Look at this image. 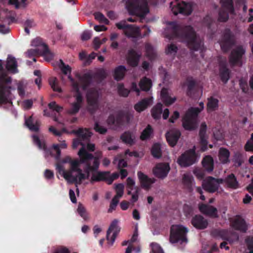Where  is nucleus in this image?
Segmentation results:
<instances>
[{"label":"nucleus","mask_w":253,"mask_h":253,"mask_svg":"<svg viewBox=\"0 0 253 253\" xmlns=\"http://www.w3.org/2000/svg\"><path fill=\"white\" fill-rule=\"evenodd\" d=\"M33 140L35 144H36L39 149H42L44 151L46 150V146L44 142H42L37 135L34 134L32 136Z\"/></svg>","instance_id":"obj_49"},{"label":"nucleus","mask_w":253,"mask_h":253,"mask_svg":"<svg viewBox=\"0 0 253 253\" xmlns=\"http://www.w3.org/2000/svg\"><path fill=\"white\" fill-rule=\"evenodd\" d=\"M81 107V104H79L78 103L74 102L72 104L71 108L69 110V113L70 114L75 115L79 111Z\"/></svg>","instance_id":"obj_60"},{"label":"nucleus","mask_w":253,"mask_h":253,"mask_svg":"<svg viewBox=\"0 0 253 253\" xmlns=\"http://www.w3.org/2000/svg\"><path fill=\"white\" fill-rule=\"evenodd\" d=\"M95 19L100 23L105 24H109V21L104 16V15L100 12H96L94 13Z\"/></svg>","instance_id":"obj_54"},{"label":"nucleus","mask_w":253,"mask_h":253,"mask_svg":"<svg viewBox=\"0 0 253 253\" xmlns=\"http://www.w3.org/2000/svg\"><path fill=\"white\" fill-rule=\"evenodd\" d=\"M188 230L183 225L177 224L173 225L170 229V241L172 243H187L186 234Z\"/></svg>","instance_id":"obj_5"},{"label":"nucleus","mask_w":253,"mask_h":253,"mask_svg":"<svg viewBox=\"0 0 253 253\" xmlns=\"http://www.w3.org/2000/svg\"><path fill=\"white\" fill-rule=\"evenodd\" d=\"M161 97L163 103L167 106L172 104L176 100V97L169 95L167 89L163 88L161 91Z\"/></svg>","instance_id":"obj_30"},{"label":"nucleus","mask_w":253,"mask_h":253,"mask_svg":"<svg viewBox=\"0 0 253 253\" xmlns=\"http://www.w3.org/2000/svg\"><path fill=\"white\" fill-rule=\"evenodd\" d=\"M180 136V131L176 129L170 130L166 133L167 142L172 147L176 145Z\"/></svg>","instance_id":"obj_19"},{"label":"nucleus","mask_w":253,"mask_h":253,"mask_svg":"<svg viewBox=\"0 0 253 253\" xmlns=\"http://www.w3.org/2000/svg\"><path fill=\"white\" fill-rule=\"evenodd\" d=\"M67 147V144L65 143V141H63L60 144H53L52 146V148L56 152V155L54 156L55 159L56 161H59L60 160L61 157V150H60V148L62 149H65Z\"/></svg>","instance_id":"obj_43"},{"label":"nucleus","mask_w":253,"mask_h":253,"mask_svg":"<svg viewBox=\"0 0 253 253\" xmlns=\"http://www.w3.org/2000/svg\"><path fill=\"white\" fill-rule=\"evenodd\" d=\"M117 89L119 94L121 96L125 97H127L130 92L128 89L124 87L123 84H119L118 85Z\"/></svg>","instance_id":"obj_50"},{"label":"nucleus","mask_w":253,"mask_h":253,"mask_svg":"<svg viewBox=\"0 0 253 253\" xmlns=\"http://www.w3.org/2000/svg\"><path fill=\"white\" fill-rule=\"evenodd\" d=\"M222 7L231 14H234L235 9L233 0H220Z\"/></svg>","instance_id":"obj_41"},{"label":"nucleus","mask_w":253,"mask_h":253,"mask_svg":"<svg viewBox=\"0 0 253 253\" xmlns=\"http://www.w3.org/2000/svg\"><path fill=\"white\" fill-rule=\"evenodd\" d=\"M151 153L155 158H160L162 157L161 145L158 143L154 144L152 147Z\"/></svg>","instance_id":"obj_45"},{"label":"nucleus","mask_w":253,"mask_h":253,"mask_svg":"<svg viewBox=\"0 0 253 253\" xmlns=\"http://www.w3.org/2000/svg\"><path fill=\"white\" fill-rule=\"evenodd\" d=\"M170 170V166L168 163H159L154 168L153 172L154 175L162 179L166 178Z\"/></svg>","instance_id":"obj_15"},{"label":"nucleus","mask_w":253,"mask_h":253,"mask_svg":"<svg viewBox=\"0 0 253 253\" xmlns=\"http://www.w3.org/2000/svg\"><path fill=\"white\" fill-rule=\"evenodd\" d=\"M245 52V49L241 45L238 46L232 50L229 56L230 64L232 66H242V58Z\"/></svg>","instance_id":"obj_13"},{"label":"nucleus","mask_w":253,"mask_h":253,"mask_svg":"<svg viewBox=\"0 0 253 253\" xmlns=\"http://www.w3.org/2000/svg\"><path fill=\"white\" fill-rule=\"evenodd\" d=\"M152 85V81L150 79L144 77L139 82L140 89L145 91H148L151 88Z\"/></svg>","instance_id":"obj_42"},{"label":"nucleus","mask_w":253,"mask_h":253,"mask_svg":"<svg viewBox=\"0 0 253 253\" xmlns=\"http://www.w3.org/2000/svg\"><path fill=\"white\" fill-rule=\"evenodd\" d=\"M230 153L229 151L223 147L219 149L218 151V157L220 162L223 164H226L230 162L229 157Z\"/></svg>","instance_id":"obj_34"},{"label":"nucleus","mask_w":253,"mask_h":253,"mask_svg":"<svg viewBox=\"0 0 253 253\" xmlns=\"http://www.w3.org/2000/svg\"><path fill=\"white\" fill-rule=\"evenodd\" d=\"M178 48L174 44H168L166 48L165 52L167 55H175L177 52Z\"/></svg>","instance_id":"obj_55"},{"label":"nucleus","mask_w":253,"mask_h":253,"mask_svg":"<svg viewBox=\"0 0 253 253\" xmlns=\"http://www.w3.org/2000/svg\"><path fill=\"white\" fill-rule=\"evenodd\" d=\"M192 180L193 177L192 176L186 174H184L182 178V183L185 187L189 190L192 189Z\"/></svg>","instance_id":"obj_48"},{"label":"nucleus","mask_w":253,"mask_h":253,"mask_svg":"<svg viewBox=\"0 0 253 253\" xmlns=\"http://www.w3.org/2000/svg\"><path fill=\"white\" fill-rule=\"evenodd\" d=\"M81 161H76L72 163V176L76 178V181H73L72 180H68V181L72 183L80 184L83 180L88 179L86 175L82 172V170L79 168Z\"/></svg>","instance_id":"obj_14"},{"label":"nucleus","mask_w":253,"mask_h":253,"mask_svg":"<svg viewBox=\"0 0 253 253\" xmlns=\"http://www.w3.org/2000/svg\"><path fill=\"white\" fill-rule=\"evenodd\" d=\"M199 209L202 213L211 217L215 218L218 216L217 209L212 206L201 203L199 204Z\"/></svg>","instance_id":"obj_18"},{"label":"nucleus","mask_w":253,"mask_h":253,"mask_svg":"<svg viewBox=\"0 0 253 253\" xmlns=\"http://www.w3.org/2000/svg\"><path fill=\"white\" fill-rule=\"evenodd\" d=\"M116 26L120 30H123L125 35L128 38H137L140 36L139 27L133 24H127L126 20L117 23Z\"/></svg>","instance_id":"obj_8"},{"label":"nucleus","mask_w":253,"mask_h":253,"mask_svg":"<svg viewBox=\"0 0 253 253\" xmlns=\"http://www.w3.org/2000/svg\"><path fill=\"white\" fill-rule=\"evenodd\" d=\"M245 158L243 153L241 152L237 151L234 153L233 156L232 162L234 166L236 168L240 167L244 163Z\"/></svg>","instance_id":"obj_38"},{"label":"nucleus","mask_w":253,"mask_h":253,"mask_svg":"<svg viewBox=\"0 0 253 253\" xmlns=\"http://www.w3.org/2000/svg\"><path fill=\"white\" fill-rule=\"evenodd\" d=\"M119 199H117V197H114L110 203V207L108 210V212H112L113 211L115 210L117 207Z\"/></svg>","instance_id":"obj_63"},{"label":"nucleus","mask_w":253,"mask_h":253,"mask_svg":"<svg viewBox=\"0 0 253 253\" xmlns=\"http://www.w3.org/2000/svg\"><path fill=\"white\" fill-rule=\"evenodd\" d=\"M152 117L155 120H159L161 117V115L163 112V104L159 102L157 103L151 109Z\"/></svg>","instance_id":"obj_39"},{"label":"nucleus","mask_w":253,"mask_h":253,"mask_svg":"<svg viewBox=\"0 0 253 253\" xmlns=\"http://www.w3.org/2000/svg\"><path fill=\"white\" fill-rule=\"evenodd\" d=\"M48 106L50 110L60 113L62 111L63 108L62 107L57 105L55 101L50 102Z\"/></svg>","instance_id":"obj_59"},{"label":"nucleus","mask_w":253,"mask_h":253,"mask_svg":"<svg viewBox=\"0 0 253 253\" xmlns=\"http://www.w3.org/2000/svg\"><path fill=\"white\" fill-rule=\"evenodd\" d=\"M150 247L152 248L151 253H163V250L157 243H152L150 244Z\"/></svg>","instance_id":"obj_62"},{"label":"nucleus","mask_w":253,"mask_h":253,"mask_svg":"<svg viewBox=\"0 0 253 253\" xmlns=\"http://www.w3.org/2000/svg\"><path fill=\"white\" fill-rule=\"evenodd\" d=\"M249 252L247 253H253V237H249L246 240Z\"/></svg>","instance_id":"obj_64"},{"label":"nucleus","mask_w":253,"mask_h":253,"mask_svg":"<svg viewBox=\"0 0 253 253\" xmlns=\"http://www.w3.org/2000/svg\"><path fill=\"white\" fill-rule=\"evenodd\" d=\"M133 115L128 111H120L117 114V125L120 126L125 124H129Z\"/></svg>","instance_id":"obj_22"},{"label":"nucleus","mask_w":253,"mask_h":253,"mask_svg":"<svg viewBox=\"0 0 253 253\" xmlns=\"http://www.w3.org/2000/svg\"><path fill=\"white\" fill-rule=\"evenodd\" d=\"M201 109L198 107H191L186 112L182 118V126L186 130H192L196 128V120Z\"/></svg>","instance_id":"obj_6"},{"label":"nucleus","mask_w":253,"mask_h":253,"mask_svg":"<svg viewBox=\"0 0 253 253\" xmlns=\"http://www.w3.org/2000/svg\"><path fill=\"white\" fill-rule=\"evenodd\" d=\"M25 125L32 131L37 132L39 130L40 123L37 120L34 121L33 116H31L28 118H25Z\"/></svg>","instance_id":"obj_28"},{"label":"nucleus","mask_w":253,"mask_h":253,"mask_svg":"<svg viewBox=\"0 0 253 253\" xmlns=\"http://www.w3.org/2000/svg\"><path fill=\"white\" fill-rule=\"evenodd\" d=\"M32 44L36 46H40L41 48L31 49L27 51L29 57L35 56L38 54L42 55L44 57L45 60L49 61L51 60L53 56L50 53L47 44L42 43L40 39H36L33 40Z\"/></svg>","instance_id":"obj_4"},{"label":"nucleus","mask_w":253,"mask_h":253,"mask_svg":"<svg viewBox=\"0 0 253 253\" xmlns=\"http://www.w3.org/2000/svg\"><path fill=\"white\" fill-rule=\"evenodd\" d=\"M138 178L140 181L141 186L143 188L148 189L151 185L155 182L154 178H150L144 173L139 171L137 172Z\"/></svg>","instance_id":"obj_24"},{"label":"nucleus","mask_w":253,"mask_h":253,"mask_svg":"<svg viewBox=\"0 0 253 253\" xmlns=\"http://www.w3.org/2000/svg\"><path fill=\"white\" fill-rule=\"evenodd\" d=\"M140 55L133 49H131L128 51L126 61L128 64L133 67H136L140 59Z\"/></svg>","instance_id":"obj_23"},{"label":"nucleus","mask_w":253,"mask_h":253,"mask_svg":"<svg viewBox=\"0 0 253 253\" xmlns=\"http://www.w3.org/2000/svg\"><path fill=\"white\" fill-rule=\"evenodd\" d=\"M228 12L224 9L220 10L218 13V20L221 22H226L229 19Z\"/></svg>","instance_id":"obj_53"},{"label":"nucleus","mask_w":253,"mask_h":253,"mask_svg":"<svg viewBox=\"0 0 253 253\" xmlns=\"http://www.w3.org/2000/svg\"><path fill=\"white\" fill-rule=\"evenodd\" d=\"M17 66V62L15 58L12 55H8L5 65L6 70L12 74L17 73L18 72Z\"/></svg>","instance_id":"obj_27"},{"label":"nucleus","mask_w":253,"mask_h":253,"mask_svg":"<svg viewBox=\"0 0 253 253\" xmlns=\"http://www.w3.org/2000/svg\"><path fill=\"white\" fill-rule=\"evenodd\" d=\"M183 211L186 217L190 218L194 215L195 209L192 205L185 204L183 207Z\"/></svg>","instance_id":"obj_44"},{"label":"nucleus","mask_w":253,"mask_h":253,"mask_svg":"<svg viewBox=\"0 0 253 253\" xmlns=\"http://www.w3.org/2000/svg\"><path fill=\"white\" fill-rule=\"evenodd\" d=\"M171 38L181 39L187 43L188 47L193 51L202 50L203 47V41L198 36L191 26H182L174 22H171Z\"/></svg>","instance_id":"obj_1"},{"label":"nucleus","mask_w":253,"mask_h":253,"mask_svg":"<svg viewBox=\"0 0 253 253\" xmlns=\"http://www.w3.org/2000/svg\"><path fill=\"white\" fill-rule=\"evenodd\" d=\"M98 91L95 88L89 89L86 93V100L89 105V111L93 114L98 108Z\"/></svg>","instance_id":"obj_11"},{"label":"nucleus","mask_w":253,"mask_h":253,"mask_svg":"<svg viewBox=\"0 0 253 253\" xmlns=\"http://www.w3.org/2000/svg\"><path fill=\"white\" fill-rule=\"evenodd\" d=\"M145 47L146 56L151 59L154 58L156 54L153 46L150 43H147L145 44Z\"/></svg>","instance_id":"obj_51"},{"label":"nucleus","mask_w":253,"mask_h":253,"mask_svg":"<svg viewBox=\"0 0 253 253\" xmlns=\"http://www.w3.org/2000/svg\"><path fill=\"white\" fill-rule=\"evenodd\" d=\"M219 100L217 98L211 96L208 98L207 111L211 112L216 110L219 107Z\"/></svg>","instance_id":"obj_36"},{"label":"nucleus","mask_w":253,"mask_h":253,"mask_svg":"<svg viewBox=\"0 0 253 253\" xmlns=\"http://www.w3.org/2000/svg\"><path fill=\"white\" fill-rule=\"evenodd\" d=\"M80 139L74 140L73 143V147L76 148L79 145H83L82 140H87L91 137V133L87 128H80L78 130H73Z\"/></svg>","instance_id":"obj_16"},{"label":"nucleus","mask_w":253,"mask_h":253,"mask_svg":"<svg viewBox=\"0 0 253 253\" xmlns=\"http://www.w3.org/2000/svg\"><path fill=\"white\" fill-rule=\"evenodd\" d=\"M115 190L116 191V195L114 197L119 199L122 197L124 194V185L123 183H119L116 185Z\"/></svg>","instance_id":"obj_57"},{"label":"nucleus","mask_w":253,"mask_h":253,"mask_svg":"<svg viewBox=\"0 0 253 253\" xmlns=\"http://www.w3.org/2000/svg\"><path fill=\"white\" fill-rule=\"evenodd\" d=\"M170 7L172 12L175 15H177L178 13L184 15H189L193 11L192 3L184 1L181 2H171Z\"/></svg>","instance_id":"obj_10"},{"label":"nucleus","mask_w":253,"mask_h":253,"mask_svg":"<svg viewBox=\"0 0 253 253\" xmlns=\"http://www.w3.org/2000/svg\"><path fill=\"white\" fill-rule=\"evenodd\" d=\"M109 171H96L92 173L90 178V182L93 183L94 182L106 181L108 183V175Z\"/></svg>","instance_id":"obj_26"},{"label":"nucleus","mask_w":253,"mask_h":253,"mask_svg":"<svg viewBox=\"0 0 253 253\" xmlns=\"http://www.w3.org/2000/svg\"><path fill=\"white\" fill-rule=\"evenodd\" d=\"M224 183L228 187L233 189H238L240 187L239 182L233 173H231L227 176L224 179Z\"/></svg>","instance_id":"obj_29"},{"label":"nucleus","mask_w":253,"mask_h":253,"mask_svg":"<svg viewBox=\"0 0 253 253\" xmlns=\"http://www.w3.org/2000/svg\"><path fill=\"white\" fill-rule=\"evenodd\" d=\"M150 101V99L149 98H144L135 104L134 108L137 112L140 113L148 107Z\"/></svg>","instance_id":"obj_40"},{"label":"nucleus","mask_w":253,"mask_h":253,"mask_svg":"<svg viewBox=\"0 0 253 253\" xmlns=\"http://www.w3.org/2000/svg\"><path fill=\"white\" fill-rule=\"evenodd\" d=\"M12 80L6 74L3 67V62L0 59V105L6 104L11 99Z\"/></svg>","instance_id":"obj_2"},{"label":"nucleus","mask_w":253,"mask_h":253,"mask_svg":"<svg viewBox=\"0 0 253 253\" xmlns=\"http://www.w3.org/2000/svg\"><path fill=\"white\" fill-rule=\"evenodd\" d=\"M94 129L96 132L101 134H104L107 130L106 127L100 126L98 122L95 123Z\"/></svg>","instance_id":"obj_61"},{"label":"nucleus","mask_w":253,"mask_h":253,"mask_svg":"<svg viewBox=\"0 0 253 253\" xmlns=\"http://www.w3.org/2000/svg\"><path fill=\"white\" fill-rule=\"evenodd\" d=\"M78 155L81 163L88 165L89 169H92L93 172L97 171L99 166V161L97 158L88 153L84 147L80 149Z\"/></svg>","instance_id":"obj_7"},{"label":"nucleus","mask_w":253,"mask_h":253,"mask_svg":"<svg viewBox=\"0 0 253 253\" xmlns=\"http://www.w3.org/2000/svg\"><path fill=\"white\" fill-rule=\"evenodd\" d=\"M62 72L64 75H67L68 73L71 74V68L68 65H65L62 60H60V64L59 65Z\"/></svg>","instance_id":"obj_56"},{"label":"nucleus","mask_w":253,"mask_h":253,"mask_svg":"<svg viewBox=\"0 0 253 253\" xmlns=\"http://www.w3.org/2000/svg\"><path fill=\"white\" fill-rule=\"evenodd\" d=\"M195 150V146H194L186 151L178 158L177 163L182 167H187L196 163L197 155Z\"/></svg>","instance_id":"obj_9"},{"label":"nucleus","mask_w":253,"mask_h":253,"mask_svg":"<svg viewBox=\"0 0 253 253\" xmlns=\"http://www.w3.org/2000/svg\"><path fill=\"white\" fill-rule=\"evenodd\" d=\"M93 76L90 73L84 74L81 78L80 80L83 83L82 89L86 90L92 82Z\"/></svg>","instance_id":"obj_35"},{"label":"nucleus","mask_w":253,"mask_h":253,"mask_svg":"<svg viewBox=\"0 0 253 253\" xmlns=\"http://www.w3.org/2000/svg\"><path fill=\"white\" fill-rule=\"evenodd\" d=\"M56 169L59 173L61 172L63 174L64 178L66 180H72L73 181H76V178L72 176V168L69 170H65L63 166L60 163H58L56 165Z\"/></svg>","instance_id":"obj_31"},{"label":"nucleus","mask_w":253,"mask_h":253,"mask_svg":"<svg viewBox=\"0 0 253 253\" xmlns=\"http://www.w3.org/2000/svg\"><path fill=\"white\" fill-rule=\"evenodd\" d=\"M235 42L234 36L230 29H226L223 33L220 45L224 52H227L230 49Z\"/></svg>","instance_id":"obj_12"},{"label":"nucleus","mask_w":253,"mask_h":253,"mask_svg":"<svg viewBox=\"0 0 253 253\" xmlns=\"http://www.w3.org/2000/svg\"><path fill=\"white\" fill-rule=\"evenodd\" d=\"M127 70L125 66L120 65L114 70L113 77L115 80L120 81L123 80L126 75Z\"/></svg>","instance_id":"obj_33"},{"label":"nucleus","mask_w":253,"mask_h":253,"mask_svg":"<svg viewBox=\"0 0 253 253\" xmlns=\"http://www.w3.org/2000/svg\"><path fill=\"white\" fill-rule=\"evenodd\" d=\"M48 106L50 110L60 113L62 111L63 108L62 107L57 105L55 101L50 102Z\"/></svg>","instance_id":"obj_58"},{"label":"nucleus","mask_w":253,"mask_h":253,"mask_svg":"<svg viewBox=\"0 0 253 253\" xmlns=\"http://www.w3.org/2000/svg\"><path fill=\"white\" fill-rule=\"evenodd\" d=\"M230 71L227 67L226 63L221 62L219 64V77L224 84H226L230 79Z\"/></svg>","instance_id":"obj_25"},{"label":"nucleus","mask_w":253,"mask_h":253,"mask_svg":"<svg viewBox=\"0 0 253 253\" xmlns=\"http://www.w3.org/2000/svg\"><path fill=\"white\" fill-rule=\"evenodd\" d=\"M186 82L187 86L186 95L189 97H192L194 93L196 82L191 77L187 78Z\"/></svg>","instance_id":"obj_37"},{"label":"nucleus","mask_w":253,"mask_h":253,"mask_svg":"<svg viewBox=\"0 0 253 253\" xmlns=\"http://www.w3.org/2000/svg\"><path fill=\"white\" fill-rule=\"evenodd\" d=\"M202 165L204 169L208 172L213 171L214 161L212 157L210 155L205 156L202 160Z\"/></svg>","instance_id":"obj_32"},{"label":"nucleus","mask_w":253,"mask_h":253,"mask_svg":"<svg viewBox=\"0 0 253 253\" xmlns=\"http://www.w3.org/2000/svg\"><path fill=\"white\" fill-rule=\"evenodd\" d=\"M120 231V228L117 222H113L109 226L106 235V239L108 244L112 245L115 242V239L118 234Z\"/></svg>","instance_id":"obj_17"},{"label":"nucleus","mask_w":253,"mask_h":253,"mask_svg":"<svg viewBox=\"0 0 253 253\" xmlns=\"http://www.w3.org/2000/svg\"><path fill=\"white\" fill-rule=\"evenodd\" d=\"M153 132V129L152 127L150 125H148L141 132L140 136V139L144 141L149 139Z\"/></svg>","instance_id":"obj_46"},{"label":"nucleus","mask_w":253,"mask_h":253,"mask_svg":"<svg viewBox=\"0 0 253 253\" xmlns=\"http://www.w3.org/2000/svg\"><path fill=\"white\" fill-rule=\"evenodd\" d=\"M122 141L130 145L134 143V140L132 138L131 133L129 131H126L121 136Z\"/></svg>","instance_id":"obj_47"},{"label":"nucleus","mask_w":253,"mask_h":253,"mask_svg":"<svg viewBox=\"0 0 253 253\" xmlns=\"http://www.w3.org/2000/svg\"><path fill=\"white\" fill-rule=\"evenodd\" d=\"M49 82L51 88L54 91H57L58 92H62V89L61 87L59 86L57 80L56 78H51L49 79Z\"/></svg>","instance_id":"obj_52"},{"label":"nucleus","mask_w":253,"mask_h":253,"mask_svg":"<svg viewBox=\"0 0 253 253\" xmlns=\"http://www.w3.org/2000/svg\"><path fill=\"white\" fill-rule=\"evenodd\" d=\"M207 125L205 122L201 124L199 131V137L200 139L201 150L202 151H206L208 149V141L207 132Z\"/></svg>","instance_id":"obj_20"},{"label":"nucleus","mask_w":253,"mask_h":253,"mask_svg":"<svg viewBox=\"0 0 253 253\" xmlns=\"http://www.w3.org/2000/svg\"><path fill=\"white\" fill-rule=\"evenodd\" d=\"M127 8L130 15H135L144 18L149 12L146 0H128Z\"/></svg>","instance_id":"obj_3"},{"label":"nucleus","mask_w":253,"mask_h":253,"mask_svg":"<svg viewBox=\"0 0 253 253\" xmlns=\"http://www.w3.org/2000/svg\"><path fill=\"white\" fill-rule=\"evenodd\" d=\"M215 181V178L212 176L208 177L203 182V189L209 193H214L218 190L217 184Z\"/></svg>","instance_id":"obj_21"}]
</instances>
